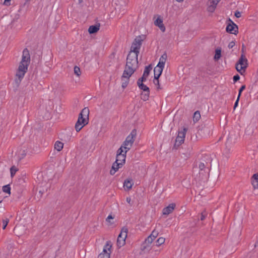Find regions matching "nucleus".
<instances>
[{
	"label": "nucleus",
	"instance_id": "f257e3e1",
	"mask_svg": "<svg viewBox=\"0 0 258 258\" xmlns=\"http://www.w3.org/2000/svg\"><path fill=\"white\" fill-rule=\"evenodd\" d=\"M138 55L135 53L129 52L126 58L125 69L123 73V77H130L136 71L139 67Z\"/></svg>",
	"mask_w": 258,
	"mask_h": 258
},
{
	"label": "nucleus",
	"instance_id": "f03ea898",
	"mask_svg": "<svg viewBox=\"0 0 258 258\" xmlns=\"http://www.w3.org/2000/svg\"><path fill=\"white\" fill-rule=\"evenodd\" d=\"M145 38V36L144 35H139L137 36L132 43L129 52L135 53V54L138 55L142 44V42L144 40Z\"/></svg>",
	"mask_w": 258,
	"mask_h": 258
},
{
	"label": "nucleus",
	"instance_id": "7ed1b4c3",
	"mask_svg": "<svg viewBox=\"0 0 258 258\" xmlns=\"http://www.w3.org/2000/svg\"><path fill=\"white\" fill-rule=\"evenodd\" d=\"M137 135V131L135 129L132 130L131 134L126 137L125 140L122 144V147H123L125 150V154L130 150L133 144L135 141V138Z\"/></svg>",
	"mask_w": 258,
	"mask_h": 258
},
{
	"label": "nucleus",
	"instance_id": "20e7f679",
	"mask_svg": "<svg viewBox=\"0 0 258 258\" xmlns=\"http://www.w3.org/2000/svg\"><path fill=\"white\" fill-rule=\"evenodd\" d=\"M27 67H25L23 66H19L18 69L16 74V78L15 79V82L17 87L19 86L22 79L25 76V73L27 72Z\"/></svg>",
	"mask_w": 258,
	"mask_h": 258
},
{
	"label": "nucleus",
	"instance_id": "39448f33",
	"mask_svg": "<svg viewBox=\"0 0 258 258\" xmlns=\"http://www.w3.org/2000/svg\"><path fill=\"white\" fill-rule=\"evenodd\" d=\"M153 239L147 237L143 242L141 246V253L144 254L149 252L151 249V244L153 242Z\"/></svg>",
	"mask_w": 258,
	"mask_h": 258
},
{
	"label": "nucleus",
	"instance_id": "423d86ee",
	"mask_svg": "<svg viewBox=\"0 0 258 258\" xmlns=\"http://www.w3.org/2000/svg\"><path fill=\"white\" fill-rule=\"evenodd\" d=\"M89 109L88 107L84 108L79 115L78 119L81 120L83 125H85L89 121Z\"/></svg>",
	"mask_w": 258,
	"mask_h": 258
},
{
	"label": "nucleus",
	"instance_id": "0eeeda50",
	"mask_svg": "<svg viewBox=\"0 0 258 258\" xmlns=\"http://www.w3.org/2000/svg\"><path fill=\"white\" fill-rule=\"evenodd\" d=\"M30 61V56L29 51L27 48H25L23 51L22 60L20 63V66L27 67L29 66Z\"/></svg>",
	"mask_w": 258,
	"mask_h": 258
},
{
	"label": "nucleus",
	"instance_id": "6e6552de",
	"mask_svg": "<svg viewBox=\"0 0 258 258\" xmlns=\"http://www.w3.org/2000/svg\"><path fill=\"white\" fill-rule=\"evenodd\" d=\"M109 243V241L107 242L104 246L103 251L99 254L98 258H110L111 245Z\"/></svg>",
	"mask_w": 258,
	"mask_h": 258
},
{
	"label": "nucleus",
	"instance_id": "1a4fd4ad",
	"mask_svg": "<svg viewBox=\"0 0 258 258\" xmlns=\"http://www.w3.org/2000/svg\"><path fill=\"white\" fill-rule=\"evenodd\" d=\"M231 24H229L226 27V31L228 33L233 34H236L238 33V27L232 21L230 20Z\"/></svg>",
	"mask_w": 258,
	"mask_h": 258
},
{
	"label": "nucleus",
	"instance_id": "9d476101",
	"mask_svg": "<svg viewBox=\"0 0 258 258\" xmlns=\"http://www.w3.org/2000/svg\"><path fill=\"white\" fill-rule=\"evenodd\" d=\"M176 207L175 203L170 204L168 206L163 208L162 210V214L164 215H168L172 213Z\"/></svg>",
	"mask_w": 258,
	"mask_h": 258
},
{
	"label": "nucleus",
	"instance_id": "9b49d317",
	"mask_svg": "<svg viewBox=\"0 0 258 258\" xmlns=\"http://www.w3.org/2000/svg\"><path fill=\"white\" fill-rule=\"evenodd\" d=\"M152 70V66L151 64L148 66H146L145 68V70L142 77L138 79V80H142V81H146L147 77L149 75L150 72Z\"/></svg>",
	"mask_w": 258,
	"mask_h": 258
},
{
	"label": "nucleus",
	"instance_id": "f8f14e48",
	"mask_svg": "<svg viewBox=\"0 0 258 258\" xmlns=\"http://www.w3.org/2000/svg\"><path fill=\"white\" fill-rule=\"evenodd\" d=\"M253 189L258 188V172L254 174L250 178Z\"/></svg>",
	"mask_w": 258,
	"mask_h": 258
},
{
	"label": "nucleus",
	"instance_id": "ddd939ff",
	"mask_svg": "<svg viewBox=\"0 0 258 258\" xmlns=\"http://www.w3.org/2000/svg\"><path fill=\"white\" fill-rule=\"evenodd\" d=\"M154 24L156 26H158L160 29V30L161 31H162L163 32H164L165 31V27L164 26V24L163 23V20L160 18V16H159L157 18V19L155 20V21L154 22Z\"/></svg>",
	"mask_w": 258,
	"mask_h": 258
},
{
	"label": "nucleus",
	"instance_id": "4468645a",
	"mask_svg": "<svg viewBox=\"0 0 258 258\" xmlns=\"http://www.w3.org/2000/svg\"><path fill=\"white\" fill-rule=\"evenodd\" d=\"M163 71V69H161L160 67H156L154 69V79L157 80L158 82V84H159V78L161 76Z\"/></svg>",
	"mask_w": 258,
	"mask_h": 258
},
{
	"label": "nucleus",
	"instance_id": "2eb2a0df",
	"mask_svg": "<svg viewBox=\"0 0 258 258\" xmlns=\"http://www.w3.org/2000/svg\"><path fill=\"white\" fill-rule=\"evenodd\" d=\"M144 82V81H142V80H138L137 85L139 88L141 90H142L144 92H150L149 88L143 83Z\"/></svg>",
	"mask_w": 258,
	"mask_h": 258
},
{
	"label": "nucleus",
	"instance_id": "dca6fc26",
	"mask_svg": "<svg viewBox=\"0 0 258 258\" xmlns=\"http://www.w3.org/2000/svg\"><path fill=\"white\" fill-rule=\"evenodd\" d=\"M125 157H126V154H125V152H124V155H120L119 156H116V160L115 162L116 163H118L121 166H122L125 163Z\"/></svg>",
	"mask_w": 258,
	"mask_h": 258
},
{
	"label": "nucleus",
	"instance_id": "f3484780",
	"mask_svg": "<svg viewBox=\"0 0 258 258\" xmlns=\"http://www.w3.org/2000/svg\"><path fill=\"white\" fill-rule=\"evenodd\" d=\"M100 27V24L91 25L88 29V32L90 34H94L96 33L99 30Z\"/></svg>",
	"mask_w": 258,
	"mask_h": 258
},
{
	"label": "nucleus",
	"instance_id": "a211bd4d",
	"mask_svg": "<svg viewBox=\"0 0 258 258\" xmlns=\"http://www.w3.org/2000/svg\"><path fill=\"white\" fill-rule=\"evenodd\" d=\"M237 63L242 66L246 65V67H247V59L245 58L244 54H241Z\"/></svg>",
	"mask_w": 258,
	"mask_h": 258
},
{
	"label": "nucleus",
	"instance_id": "6ab92c4d",
	"mask_svg": "<svg viewBox=\"0 0 258 258\" xmlns=\"http://www.w3.org/2000/svg\"><path fill=\"white\" fill-rule=\"evenodd\" d=\"M120 165L119 164L116 163L115 162H114L113 163L111 169L110 171V174L112 175H114L120 168Z\"/></svg>",
	"mask_w": 258,
	"mask_h": 258
},
{
	"label": "nucleus",
	"instance_id": "aec40b11",
	"mask_svg": "<svg viewBox=\"0 0 258 258\" xmlns=\"http://www.w3.org/2000/svg\"><path fill=\"white\" fill-rule=\"evenodd\" d=\"M208 165V163L205 162V163L203 162H200L198 165H196V167H198L200 170V173H201V171H204L205 172L206 166Z\"/></svg>",
	"mask_w": 258,
	"mask_h": 258
},
{
	"label": "nucleus",
	"instance_id": "412c9836",
	"mask_svg": "<svg viewBox=\"0 0 258 258\" xmlns=\"http://www.w3.org/2000/svg\"><path fill=\"white\" fill-rule=\"evenodd\" d=\"M235 68L237 72H238L241 75H243L245 72V70L246 68V65L242 66L236 63Z\"/></svg>",
	"mask_w": 258,
	"mask_h": 258
},
{
	"label": "nucleus",
	"instance_id": "4be33fe9",
	"mask_svg": "<svg viewBox=\"0 0 258 258\" xmlns=\"http://www.w3.org/2000/svg\"><path fill=\"white\" fill-rule=\"evenodd\" d=\"M133 185L132 179H127L124 180L123 183V186L126 187L128 190L132 188Z\"/></svg>",
	"mask_w": 258,
	"mask_h": 258
},
{
	"label": "nucleus",
	"instance_id": "5701e85b",
	"mask_svg": "<svg viewBox=\"0 0 258 258\" xmlns=\"http://www.w3.org/2000/svg\"><path fill=\"white\" fill-rule=\"evenodd\" d=\"M125 239L123 237H121L118 235L117 240V244L118 246L121 247L123 246L125 243Z\"/></svg>",
	"mask_w": 258,
	"mask_h": 258
},
{
	"label": "nucleus",
	"instance_id": "b1692460",
	"mask_svg": "<svg viewBox=\"0 0 258 258\" xmlns=\"http://www.w3.org/2000/svg\"><path fill=\"white\" fill-rule=\"evenodd\" d=\"M63 147V144L59 141H57L54 146V149L57 151H60L62 149Z\"/></svg>",
	"mask_w": 258,
	"mask_h": 258
},
{
	"label": "nucleus",
	"instance_id": "393cba45",
	"mask_svg": "<svg viewBox=\"0 0 258 258\" xmlns=\"http://www.w3.org/2000/svg\"><path fill=\"white\" fill-rule=\"evenodd\" d=\"M83 123H82L81 120L78 119V120L75 124V129L77 132H79L84 126Z\"/></svg>",
	"mask_w": 258,
	"mask_h": 258
},
{
	"label": "nucleus",
	"instance_id": "a878e982",
	"mask_svg": "<svg viewBox=\"0 0 258 258\" xmlns=\"http://www.w3.org/2000/svg\"><path fill=\"white\" fill-rule=\"evenodd\" d=\"M187 128H185V127H184L183 128V130L182 131H179L178 132V139H183V140H184V138H185V135H186V133L187 132Z\"/></svg>",
	"mask_w": 258,
	"mask_h": 258
},
{
	"label": "nucleus",
	"instance_id": "bb28decb",
	"mask_svg": "<svg viewBox=\"0 0 258 258\" xmlns=\"http://www.w3.org/2000/svg\"><path fill=\"white\" fill-rule=\"evenodd\" d=\"M130 77H123V75L121 77V79L122 81L121 86L123 88H125L127 87L128 82H129V79Z\"/></svg>",
	"mask_w": 258,
	"mask_h": 258
},
{
	"label": "nucleus",
	"instance_id": "cd10ccee",
	"mask_svg": "<svg viewBox=\"0 0 258 258\" xmlns=\"http://www.w3.org/2000/svg\"><path fill=\"white\" fill-rule=\"evenodd\" d=\"M128 232V229L126 227H123L120 231V234H119V236L121 237H123L124 238H126L127 237V234Z\"/></svg>",
	"mask_w": 258,
	"mask_h": 258
},
{
	"label": "nucleus",
	"instance_id": "c85d7f7f",
	"mask_svg": "<svg viewBox=\"0 0 258 258\" xmlns=\"http://www.w3.org/2000/svg\"><path fill=\"white\" fill-rule=\"evenodd\" d=\"M221 56V50L220 48H217L215 50V54L214 56V59L215 60H218Z\"/></svg>",
	"mask_w": 258,
	"mask_h": 258
},
{
	"label": "nucleus",
	"instance_id": "c756f323",
	"mask_svg": "<svg viewBox=\"0 0 258 258\" xmlns=\"http://www.w3.org/2000/svg\"><path fill=\"white\" fill-rule=\"evenodd\" d=\"M201 118V114L199 111H196L193 116V120L194 122H197Z\"/></svg>",
	"mask_w": 258,
	"mask_h": 258
},
{
	"label": "nucleus",
	"instance_id": "7c9ffc66",
	"mask_svg": "<svg viewBox=\"0 0 258 258\" xmlns=\"http://www.w3.org/2000/svg\"><path fill=\"white\" fill-rule=\"evenodd\" d=\"M150 92H145L141 95V99L144 101H147L149 99Z\"/></svg>",
	"mask_w": 258,
	"mask_h": 258
},
{
	"label": "nucleus",
	"instance_id": "2f4dec72",
	"mask_svg": "<svg viewBox=\"0 0 258 258\" xmlns=\"http://www.w3.org/2000/svg\"><path fill=\"white\" fill-rule=\"evenodd\" d=\"M159 234V232L158 231H156L154 229L151 233V234L148 237H150L153 239V241L158 236Z\"/></svg>",
	"mask_w": 258,
	"mask_h": 258
},
{
	"label": "nucleus",
	"instance_id": "473e14b6",
	"mask_svg": "<svg viewBox=\"0 0 258 258\" xmlns=\"http://www.w3.org/2000/svg\"><path fill=\"white\" fill-rule=\"evenodd\" d=\"M183 139H178V136L176 137V139L175 140V142L174 144V146L176 147H179L180 145H181L184 142Z\"/></svg>",
	"mask_w": 258,
	"mask_h": 258
},
{
	"label": "nucleus",
	"instance_id": "72a5a7b5",
	"mask_svg": "<svg viewBox=\"0 0 258 258\" xmlns=\"http://www.w3.org/2000/svg\"><path fill=\"white\" fill-rule=\"evenodd\" d=\"M3 191L4 192L7 193L9 195L11 194V187L9 184L4 185L2 188Z\"/></svg>",
	"mask_w": 258,
	"mask_h": 258
},
{
	"label": "nucleus",
	"instance_id": "f704fd0d",
	"mask_svg": "<svg viewBox=\"0 0 258 258\" xmlns=\"http://www.w3.org/2000/svg\"><path fill=\"white\" fill-rule=\"evenodd\" d=\"M215 4L216 3H215L214 4L210 3V5L207 8L208 11L212 13L213 12L217 7V5H216Z\"/></svg>",
	"mask_w": 258,
	"mask_h": 258
},
{
	"label": "nucleus",
	"instance_id": "c9c22d12",
	"mask_svg": "<svg viewBox=\"0 0 258 258\" xmlns=\"http://www.w3.org/2000/svg\"><path fill=\"white\" fill-rule=\"evenodd\" d=\"M165 239L163 237L159 238L156 241V245L160 246L165 242Z\"/></svg>",
	"mask_w": 258,
	"mask_h": 258
},
{
	"label": "nucleus",
	"instance_id": "e433bc0d",
	"mask_svg": "<svg viewBox=\"0 0 258 258\" xmlns=\"http://www.w3.org/2000/svg\"><path fill=\"white\" fill-rule=\"evenodd\" d=\"M123 149V147H122V145H121V146L118 149L117 151L116 156H119L120 155H124V153H123L124 152Z\"/></svg>",
	"mask_w": 258,
	"mask_h": 258
},
{
	"label": "nucleus",
	"instance_id": "4c0bfd02",
	"mask_svg": "<svg viewBox=\"0 0 258 258\" xmlns=\"http://www.w3.org/2000/svg\"><path fill=\"white\" fill-rule=\"evenodd\" d=\"M167 56L166 53H164L160 58L159 61L164 62L165 63L167 60Z\"/></svg>",
	"mask_w": 258,
	"mask_h": 258
},
{
	"label": "nucleus",
	"instance_id": "58836bf2",
	"mask_svg": "<svg viewBox=\"0 0 258 258\" xmlns=\"http://www.w3.org/2000/svg\"><path fill=\"white\" fill-rule=\"evenodd\" d=\"M74 73L78 76H79L80 75V69L78 67L75 66L74 67Z\"/></svg>",
	"mask_w": 258,
	"mask_h": 258
},
{
	"label": "nucleus",
	"instance_id": "ea45409f",
	"mask_svg": "<svg viewBox=\"0 0 258 258\" xmlns=\"http://www.w3.org/2000/svg\"><path fill=\"white\" fill-rule=\"evenodd\" d=\"M207 215V213L206 211H204L203 212H202L201 214L200 220L202 221L205 220Z\"/></svg>",
	"mask_w": 258,
	"mask_h": 258
},
{
	"label": "nucleus",
	"instance_id": "a19ab883",
	"mask_svg": "<svg viewBox=\"0 0 258 258\" xmlns=\"http://www.w3.org/2000/svg\"><path fill=\"white\" fill-rule=\"evenodd\" d=\"M9 222V220L8 218H6V219H4L3 220V229H5L6 228Z\"/></svg>",
	"mask_w": 258,
	"mask_h": 258
},
{
	"label": "nucleus",
	"instance_id": "79ce46f5",
	"mask_svg": "<svg viewBox=\"0 0 258 258\" xmlns=\"http://www.w3.org/2000/svg\"><path fill=\"white\" fill-rule=\"evenodd\" d=\"M17 171V169L15 168L14 166L12 167L10 169L11 175V176L13 177L15 174L16 171Z\"/></svg>",
	"mask_w": 258,
	"mask_h": 258
},
{
	"label": "nucleus",
	"instance_id": "37998d69",
	"mask_svg": "<svg viewBox=\"0 0 258 258\" xmlns=\"http://www.w3.org/2000/svg\"><path fill=\"white\" fill-rule=\"evenodd\" d=\"M245 89V85H242L241 86V87L240 88L239 90V92H238V97H240L241 95V93Z\"/></svg>",
	"mask_w": 258,
	"mask_h": 258
},
{
	"label": "nucleus",
	"instance_id": "c03bdc74",
	"mask_svg": "<svg viewBox=\"0 0 258 258\" xmlns=\"http://www.w3.org/2000/svg\"><path fill=\"white\" fill-rule=\"evenodd\" d=\"M165 66V63L164 62H161L159 61L158 64L157 65V67L161 68V69H163Z\"/></svg>",
	"mask_w": 258,
	"mask_h": 258
},
{
	"label": "nucleus",
	"instance_id": "a18cd8bd",
	"mask_svg": "<svg viewBox=\"0 0 258 258\" xmlns=\"http://www.w3.org/2000/svg\"><path fill=\"white\" fill-rule=\"evenodd\" d=\"M233 79L234 82H236L240 79V77L238 74H237L233 77Z\"/></svg>",
	"mask_w": 258,
	"mask_h": 258
},
{
	"label": "nucleus",
	"instance_id": "49530a36",
	"mask_svg": "<svg viewBox=\"0 0 258 258\" xmlns=\"http://www.w3.org/2000/svg\"><path fill=\"white\" fill-rule=\"evenodd\" d=\"M235 42L234 41H231L229 43L228 47L230 49V48H233L235 46Z\"/></svg>",
	"mask_w": 258,
	"mask_h": 258
},
{
	"label": "nucleus",
	"instance_id": "de8ad7c7",
	"mask_svg": "<svg viewBox=\"0 0 258 258\" xmlns=\"http://www.w3.org/2000/svg\"><path fill=\"white\" fill-rule=\"evenodd\" d=\"M220 1V0H209V2L210 4H214L215 3H216L215 5H217Z\"/></svg>",
	"mask_w": 258,
	"mask_h": 258
},
{
	"label": "nucleus",
	"instance_id": "09e8293b",
	"mask_svg": "<svg viewBox=\"0 0 258 258\" xmlns=\"http://www.w3.org/2000/svg\"><path fill=\"white\" fill-rule=\"evenodd\" d=\"M234 15L236 17V18H240L241 17V13L238 11H236L235 12V14H234Z\"/></svg>",
	"mask_w": 258,
	"mask_h": 258
},
{
	"label": "nucleus",
	"instance_id": "8fccbe9b",
	"mask_svg": "<svg viewBox=\"0 0 258 258\" xmlns=\"http://www.w3.org/2000/svg\"><path fill=\"white\" fill-rule=\"evenodd\" d=\"M239 98H240V97H237V100H236V101H235V102L234 103V109H235L236 108V107L237 106L238 104V102H239Z\"/></svg>",
	"mask_w": 258,
	"mask_h": 258
},
{
	"label": "nucleus",
	"instance_id": "3c124183",
	"mask_svg": "<svg viewBox=\"0 0 258 258\" xmlns=\"http://www.w3.org/2000/svg\"><path fill=\"white\" fill-rule=\"evenodd\" d=\"M113 218L114 217L112 215H109L106 218V221L110 222V219H113Z\"/></svg>",
	"mask_w": 258,
	"mask_h": 258
},
{
	"label": "nucleus",
	"instance_id": "603ef678",
	"mask_svg": "<svg viewBox=\"0 0 258 258\" xmlns=\"http://www.w3.org/2000/svg\"><path fill=\"white\" fill-rule=\"evenodd\" d=\"M11 0H5L4 4L6 6L10 5V2Z\"/></svg>",
	"mask_w": 258,
	"mask_h": 258
},
{
	"label": "nucleus",
	"instance_id": "864d4df0",
	"mask_svg": "<svg viewBox=\"0 0 258 258\" xmlns=\"http://www.w3.org/2000/svg\"><path fill=\"white\" fill-rule=\"evenodd\" d=\"M126 202H127L128 204H131V198H130V197H127V198H126Z\"/></svg>",
	"mask_w": 258,
	"mask_h": 258
},
{
	"label": "nucleus",
	"instance_id": "5fc2aeb1",
	"mask_svg": "<svg viewBox=\"0 0 258 258\" xmlns=\"http://www.w3.org/2000/svg\"><path fill=\"white\" fill-rule=\"evenodd\" d=\"M154 83L155 84V85H158V88H159V84H158V82L157 81V80H155V81H154Z\"/></svg>",
	"mask_w": 258,
	"mask_h": 258
},
{
	"label": "nucleus",
	"instance_id": "6e6d98bb",
	"mask_svg": "<svg viewBox=\"0 0 258 258\" xmlns=\"http://www.w3.org/2000/svg\"><path fill=\"white\" fill-rule=\"evenodd\" d=\"M78 1H79V4H81V3H83V0H78Z\"/></svg>",
	"mask_w": 258,
	"mask_h": 258
},
{
	"label": "nucleus",
	"instance_id": "4d7b16f0",
	"mask_svg": "<svg viewBox=\"0 0 258 258\" xmlns=\"http://www.w3.org/2000/svg\"><path fill=\"white\" fill-rule=\"evenodd\" d=\"M177 2H183L184 0H176Z\"/></svg>",
	"mask_w": 258,
	"mask_h": 258
},
{
	"label": "nucleus",
	"instance_id": "13d9d810",
	"mask_svg": "<svg viewBox=\"0 0 258 258\" xmlns=\"http://www.w3.org/2000/svg\"><path fill=\"white\" fill-rule=\"evenodd\" d=\"M26 155V154H23V157L22 158L24 157V156H25Z\"/></svg>",
	"mask_w": 258,
	"mask_h": 258
},
{
	"label": "nucleus",
	"instance_id": "bf43d9fd",
	"mask_svg": "<svg viewBox=\"0 0 258 258\" xmlns=\"http://www.w3.org/2000/svg\"><path fill=\"white\" fill-rule=\"evenodd\" d=\"M125 10H123V13H124Z\"/></svg>",
	"mask_w": 258,
	"mask_h": 258
},
{
	"label": "nucleus",
	"instance_id": "052dcab7",
	"mask_svg": "<svg viewBox=\"0 0 258 258\" xmlns=\"http://www.w3.org/2000/svg\"><path fill=\"white\" fill-rule=\"evenodd\" d=\"M2 202V201H0V203Z\"/></svg>",
	"mask_w": 258,
	"mask_h": 258
}]
</instances>
